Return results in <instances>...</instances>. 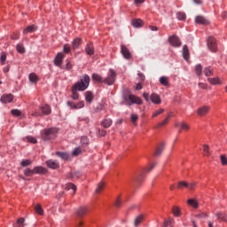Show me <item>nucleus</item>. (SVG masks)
Returning <instances> with one entry per match:
<instances>
[{
    "mask_svg": "<svg viewBox=\"0 0 227 227\" xmlns=\"http://www.w3.org/2000/svg\"><path fill=\"white\" fill-rule=\"evenodd\" d=\"M199 88H200V90H207V88H208V85L207 83L199 82Z\"/></svg>",
    "mask_w": 227,
    "mask_h": 227,
    "instance_id": "62",
    "label": "nucleus"
},
{
    "mask_svg": "<svg viewBox=\"0 0 227 227\" xmlns=\"http://www.w3.org/2000/svg\"><path fill=\"white\" fill-rule=\"evenodd\" d=\"M144 178H145L144 173H140L139 175L137 176V177L135 178V183H136L137 186L139 185L143 182Z\"/></svg>",
    "mask_w": 227,
    "mask_h": 227,
    "instance_id": "28",
    "label": "nucleus"
},
{
    "mask_svg": "<svg viewBox=\"0 0 227 227\" xmlns=\"http://www.w3.org/2000/svg\"><path fill=\"white\" fill-rule=\"evenodd\" d=\"M160 84H162V86H168L169 85V82L168 80V77H166V76H161L160 78Z\"/></svg>",
    "mask_w": 227,
    "mask_h": 227,
    "instance_id": "33",
    "label": "nucleus"
},
{
    "mask_svg": "<svg viewBox=\"0 0 227 227\" xmlns=\"http://www.w3.org/2000/svg\"><path fill=\"white\" fill-rule=\"evenodd\" d=\"M203 152L206 157H210V147L207 145H203Z\"/></svg>",
    "mask_w": 227,
    "mask_h": 227,
    "instance_id": "38",
    "label": "nucleus"
},
{
    "mask_svg": "<svg viewBox=\"0 0 227 227\" xmlns=\"http://www.w3.org/2000/svg\"><path fill=\"white\" fill-rule=\"evenodd\" d=\"M139 120V116H137V114H131V121L132 123H136V121Z\"/></svg>",
    "mask_w": 227,
    "mask_h": 227,
    "instance_id": "58",
    "label": "nucleus"
},
{
    "mask_svg": "<svg viewBox=\"0 0 227 227\" xmlns=\"http://www.w3.org/2000/svg\"><path fill=\"white\" fill-rule=\"evenodd\" d=\"M220 159H221L222 165L223 166H227V158H226V156L221 155Z\"/></svg>",
    "mask_w": 227,
    "mask_h": 227,
    "instance_id": "55",
    "label": "nucleus"
},
{
    "mask_svg": "<svg viewBox=\"0 0 227 227\" xmlns=\"http://www.w3.org/2000/svg\"><path fill=\"white\" fill-rule=\"evenodd\" d=\"M104 183L103 182H100L98 184V187L96 188V194H100V192H102V191L104 190Z\"/></svg>",
    "mask_w": 227,
    "mask_h": 227,
    "instance_id": "35",
    "label": "nucleus"
},
{
    "mask_svg": "<svg viewBox=\"0 0 227 227\" xmlns=\"http://www.w3.org/2000/svg\"><path fill=\"white\" fill-rule=\"evenodd\" d=\"M208 82H210V84H213L214 86H215L217 84H223V82L221 81V79L219 77L208 78Z\"/></svg>",
    "mask_w": 227,
    "mask_h": 227,
    "instance_id": "27",
    "label": "nucleus"
},
{
    "mask_svg": "<svg viewBox=\"0 0 227 227\" xmlns=\"http://www.w3.org/2000/svg\"><path fill=\"white\" fill-rule=\"evenodd\" d=\"M204 74H205L206 77H210V75H212V74H213L212 69H210V67H206L204 69Z\"/></svg>",
    "mask_w": 227,
    "mask_h": 227,
    "instance_id": "49",
    "label": "nucleus"
},
{
    "mask_svg": "<svg viewBox=\"0 0 227 227\" xmlns=\"http://www.w3.org/2000/svg\"><path fill=\"white\" fill-rule=\"evenodd\" d=\"M208 111H210V107L207 106H204L200 107L197 110V113H198L199 116H205V114H208Z\"/></svg>",
    "mask_w": 227,
    "mask_h": 227,
    "instance_id": "11",
    "label": "nucleus"
},
{
    "mask_svg": "<svg viewBox=\"0 0 227 227\" xmlns=\"http://www.w3.org/2000/svg\"><path fill=\"white\" fill-rule=\"evenodd\" d=\"M121 52L123 58H125V59H130V58H132V54L130 53V51H129V48H127V46L125 45L121 46Z\"/></svg>",
    "mask_w": 227,
    "mask_h": 227,
    "instance_id": "6",
    "label": "nucleus"
},
{
    "mask_svg": "<svg viewBox=\"0 0 227 227\" xmlns=\"http://www.w3.org/2000/svg\"><path fill=\"white\" fill-rule=\"evenodd\" d=\"M90 143V140L88 139V137H81V144L82 145H88Z\"/></svg>",
    "mask_w": 227,
    "mask_h": 227,
    "instance_id": "54",
    "label": "nucleus"
},
{
    "mask_svg": "<svg viewBox=\"0 0 227 227\" xmlns=\"http://www.w3.org/2000/svg\"><path fill=\"white\" fill-rule=\"evenodd\" d=\"M81 38H75L72 43V48L74 49V51L77 50L78 47H81Z\"/></svg>",
    "mask_w": 227,
    "mask_h": 227,
    "instance_id": "23",
    "label": "nucleus"
},
{
    "mask_svg": "<svg viewBox=\"0 0 227 227\" xmlns=\"http://www.w3.org/2000/svg\"><path fill=\"white\" fill-rule=\"evenodd\" d=\"M162 152H164V144H160L158 145V147L156 148V151L154 153V156L159 157L160 155V153H162Z\"/></svg>",
    "mask_w": 227,
    "mask_h": 227,
    "instance_id": "25",
    "label": "nucleus"
},
{
    "mask_svg": "<svg viewBox=\"0 0 227 227\" xmlns=\"http://www.w3.org/2000/svg\"><path fill=\"white\" fill-rule=\"evenodd\" d=\"M67 106L71 109H82V107H84V101H80L76 105L72 101H67Z\"/></svg>",
    "mask_w": 227,
    "mask_h": 227,
    "instance_id": "10",
    "label": "nucleus"
},
{
    "mask_svg": "<svg viewBox=\"0 0 227 227\" xmlns=\"http://www.w3.org/2000/svg\"><path fill=\"white\" fill-rule=\"evenodd\" d=\"M132 26L134 27H141L143 26V21L141 20V19L133 20Z\"/></svg>",
    "mask_w": 227,
    "mask_h": 227,
    "instance_id": "30",
    "label": "nucleus"
},
{
    "mask_svg": "<svg viewBox=\"0 0 227 227\" xmlns=\"http://www.w3.org/2000/svg\"><path fill=\"white\" fill-rule=\"evenodd\" d=\"M195 22L196 24H201L202 26H208L210 24V21L204 16H197L195 18Z\"/></svg>",
    "mask_w": 227,
    "mask_h": 227,
    "instance_id": "9",
    "label": "nucleus"
},
{
    "mask_svg": "<svg viewBox=\"0 0 227 227\" xmlns=\"http://www.w3.org/2000/svg\"><path fill=\"white\" fill-rule=\"evenodd\" d=\"M32 115L35 116V118L38 117V116H42V112L34 111L32 113Z\"/></svg>",
    "mask_w": 227,
    "mask_h": 227,
    "instance_id": "63",
    "label": "nucleus"
},
{
    "mask_svg": "<svg viewBox=\"0 0 227 227\" xmlns=\"http://www.w3.org/2000/svg\"><path fill=\"white\" fill-rule=\"evenodd\" d=\"M33 163V161H31V160H23L20 164L23 168H26L27 166H31V164Z\"/></svg>",
    "mask_w": 227,
    "mask_h": 227,
    "instance_id": "43",
    "label": "nucleus"
},
{
    "mask_svg": "<svg viewBox=\"0 0 227 227\" xmlns=\"http://www.w3.org/2000/svg\"><path fill=\"white\" fill-rule=\"evenodd\" d=\"M27 139L29 143H32L33 145H36V143H37L36 138H35L33 137H27Z\"/></svg>",
    "mask_w": 227,
    "mask_h": 227,
    "instance_id": "59",
    "label": "nucleus"
},
{
    "mask_svg": "<svg viewBox=\"0 0 227 227\" xmlns=\"http://www.w3.org/2000/svg\"><path fill=\"white\" fill-rule=\"evenodd\" d=\"M176 127H180L182 130H189V126L185 122L177 123Z\"/></svg>",
    "mask_w": 227,
    "mask_h": 227,
    "instance_id": "37",
    "label": "nucleus"
},
{
    "mask_svg": "<svg viewBox=\"0 0 227 227\" xmlns=\"http://www.w3.org/2000/svg\"><path fill=\"white\" fill-rule=\"evenodd\" d=\"M98 134H99V136L104 137V136H106L107 134V131H106L104 129H102V130L98 129Z\"/></svg>",
    "mask_w": 227,
    "mask_h": 227,
    "instance_id": "64",
    "label": "nucleus"
},
{
    "mask_svg": "<svg viewBox=\"0 0 227 227\" xmlns=\"http://www.w3.org/2000/svg\"><path fill=\"white\" fill-rule=\"evenodd\" d=\"M122 98L127 106H132L133 104L141 106V104H143V99H141V98L132 95L129 90L124 91Z\"/></svg>",
    "mask_w": 227,
    "mask_h": 227,
    "instance_id": "2",
    "label": "nucleus"
},
{
    "mask_svg": "<svg viewBox=\"0 0 227 227\" xmlns=\"http://www.w3.org/2000/svg\"><path fill=\"white\" fill-rule=\"evenodd\" d=\"M115 207L117 208H120V207H121V199L120 197H118L116 201H115Z\"/></svg>",
    "mask_w": 227,
    "mask_h": 227,
    "instance_id": "61",
    "label": "nucleus"
},
{
    "mask_svg": "<svg viewBox=\"0 0 227 227\" xmlns=\"http://www.w3.org/2000/svg\"><path fill=\"white\" fill-rule=\"evenodd\" d=\"M45 173H47V168L42 166L34 168V175H45Z\"/></svg>",
    "mask_w": 227,
    "mask_h": 227,
    "instance_id": "15",
    "label": "nucleus"
},
{
    "mask_svg": "<svg viewBox=\"0 0 227 227\" xmlns=\"http://www.w3.org/2000/svg\"><path fill=\"white\" fill-rule=\"evenodd\" d=\"M66 189L67 191H70V189H72L74 191V194H75V192L77 191V186H75V184L72 183H67L66 184Z\"/></svg>",
    "mask_w": 227,
    "mask_h": 227,
    "instance_id": "32",
    "label": "nucleus"
},
{
    "mask_svg": "<svg viewBox=\"0 0 227 227\" xmlns=\"http://www.w3.org/2000/svg\"><path fill=\"white\" fill-rule=\"evenodd\" d=\"M90 75L84 74L83 77L80 80V82L73 85L71 96L73 100H79V93H77V91H84L88 90V86H90Z\"/></svg>",
    "mask_w": 227,
    "mask_h": 227,
    "instance_id": "1",
    "label": "nucleus"
},
{
    "mask_svg": "<svg viewBox=\"0 0 227 227\" xmlns=\"http://www.w3.org/2000/svg\"><path fill=\"white\" fill-rule=\"evenodd\" d=\"M85 52L88 56H93L95 54V47H93L92 43H88L85 47Z\"/></svg>",
    "mask_w": 227,
    "mask_h": 227,
    "instance_id": "16",
    "label": "nucleus"
},
{
    "mask_svg": "<svg viewBox=\"0 0 227 227\" xmlns=\"http://www.w3.org/2000/svg\"><path fill=\"white\" fill-rule=\"evenodd\" d=\"M172 212H173L174 215L178 217L180 215V207H174L173 209H172Z\"/></svg>",
    "mask_w": 227,
    "mask_h": 227,
    "instance_id": "50",
    "label": "nucleus"
},
{
    "mask_svg": "<svg viewBox=\"0 0 227 227\" xmlns=\"http://www.w3.org/2000/svg\"><path fill=\"white\" fill-rule=\"evenodd\" d=\"M41 109V114H42V116H47L49 114H51V113L52 112V110H51V106H49L48 105H44L43 106L40 107Z\"/></svg>",
    "mask_w": 227,
    "mask_h": 227,
    "instance_id": "13",
    "label": "nucleus"
},
{
    "mask_svg": "<svg viewBox=\"0 0 227 227\" xmlns=\"http://www.w3.org/2000/svg\"><path fill=\"white\" fill-rule=\"evenodd\" d=\"M202 73H203V67L200 64L197 65L195 67V74H196V75H198L200 77V75H201Z\"/></svg>",
    "mask_w": 227,
    "mask_h": 227,
    "instance_id": "34",
    "label": "nucleus"
},
{
    "mask_svg": "<svg viewBox=\"0 0 227 227\" xmlns=\"http://www.w3.org/2000/svg\"><path fill=\"white\" fill-rule=\"evenodd\" d=\"M46 164L48 168H51V169H58V168H59V163L56 160H49L46 161Z\"/></svg>",
    "mask_w": 227,
    "mask_h": 227,
    "instance_id": "18",
    "label": "nucleus"
},
{
    "mask_svg": "<svg viewBox=\"0 0 227 227\" xmlns=\"http://www.w3.org/2000/svg\"><path fill=\"white\" fill-rule=\"evenodd\" d=\"M16 49L18 52H20V54H24V52H26V48H24V45H22L21 43L18 44Z\"/></svg>",
    "mask_w": 227,
    "mask_h": 227,
    "instance_id": "42",
    "label": "nucleus"
},
{
    "mask_svg": "<svg viewBox=\"0 0 227 227\" xmlns=\"http://www.w3.org/2000/svg\"><path fill=\"white\" fill-rule=\"evenodd\" d=\"M24 175H25L26 176H33V175H35V170H34V168H33V169H31V168H27V169H25V170H24Z\"/></svg>",
    "mask_w": 227,
    "mask_h": 227,
    "instance_id": "40",
    "label": "nucleus"
},
{
    "mask_svg": "<svg viewBox=\"0 0 227 227\" xmlns=\"http://www.w3.org/2000/svg\"><path fill=\"white\" fill-rule=\"evenodd\" d=\"M101 125H102V127H104V129H109V127H111L113 125V120L105 119L102 121Z\"/></svg>",
    "mask_w": 227,
    "mask_h": 227,
    "instance_id": "20",
    "label": "nucleus"
},
{
    "mask_svg": "<svg viewBox=\"0 0 227 227\" xmlns=\"http://www.w3.org/2000/svg\"><path fill=\"white\" fill-rule=\"evenodd\" d=\"M184 187H189V184H187L186 182L184 181H180L178 184H177V189H184Z\"/></svg>",
    "mask_w": 227,
    "mask_h": 227,
    "instance_id": "44",
    "label": "nucleus"
},
{
    "mask_svg": "<svg viewBox=\"0 0 227 227\" xmlns=\"http://www.w3.org/2000/svg\"><path fill=\"white\" fill-rule=\"evenodd\" d=\"M93 98H94L93 92L87 91L85 93V100H86V102H88L89 104H91V102H93Z\"/></svg>",
    "mask_w": 227,
    "mask_h": 227,
    "instance_id": "24",
    "label": "nucleus"
},
{
    "mask_svg": "<svg viewBox=\"0 0 227 227\" xmlns=\"http://www.w3.org/2000/svg\"><path fill=\"white\" fill-rule=\"evenodd\" d=\"M168 42L173 47H180L182 45V42H180V39L176 35L170 36Z\"/></svg>",
    "mask_w": 227,
    "mask_h": 227,
    "instance_id": "7",
    "label": "nucleus"
},
{
    "mask_svg": "<svg viewBox=\"0 0 227 227\" xmlns=\"http://www.w3.org/2000/svg\"><path fill=\"white\" fill-rule=\"evenodd\" d=\"M207 47L211 52H215V51H217V43L215 42V38L213 36L208 37Z\"/></svg>",
    "mask_w": 227,
    "mask_h": 227,
    "instance_id": "5",
    "label": "nucleus"
},
{
    "mask_svg": "<svg viewBox=\"0 0 227 227\" xmlns=\"http://www.w3.org/2000/svg\"><path fill=\"white\" fill-rule=\"evenodd\" d=\"M63 59H65V54L63 53H58V55L55 58V65L56 67H61L63 63Z\"/></svg>",
    "mask_w": 227,
    "mask_h": 227,
    "instance_id": "12",
    "label": "nucleus"
},
{
    "mask_svg": "<svg viewBox=\"0 0 227 227\" xmlns=\"http://www.w3.org/2000/svg\"><path fill=\"white\" fill-rule=\"evenodd\" d=\"M116 82V72L113 69H110L107 74V77L104 79V84L107 86H113Z\"/></svg>",
    "mask_w": 227,
    "mask_h": 227,
    "instance_id": "4",
    "label": "nucleus"
},
{
    "mask_svg": "<svg viewBox=\"0 0 227 227\" xmlns=\"http://www.w3.org/2000/svg\"><path fill=\"white\" fill-rule=\"evenodd\" d=\"M0 62H1V65H4V63H6V53L5 52L2 53V55L0 57Z\"/></svg>",
    "mask_w": 227,
    "mask_h": 227,
    "instance_id": "53",
    "label": "nucleus"
},
{
    "mask_svg": "<svg viewBox=\"0 0 227 227\" xmlns=\"http://www.w3.org/2000/svg\"><path fill=\"white\" fill-rule=\"evenodd\" d=\"M35 209V212L39 214V215H43V209L42 208V206L36 205Z\"/></svg>",
    "mask_w": 227,
    "mask_h": 227,
    "instance_id": "47",
    "label": "nucleus"
},
{
    "mask_svg": "<svg viewBox=\"0 0 227 227\" xmlns=\"http://www.w3.org/2000/svg\"><path fill=\"white\" fill-rule=\"evenodd\" d=\"M144 220H145V216L143 215L137 216L134 221V226L136 227L139 226V224H141Z\"/></svg>",
    "mask_w": 227,
    "mask_h": 227,
    "instance_id": "26",
    "label": "nucleus"
},
{
    "mask_svg": "<svg viewBox=\"0 0 227 227\" xmlns=\"http://www.w3.org/2000/svg\"><path fill=\"white\" fill-rule=\"evenodd\" d=\"M57 134H58V129L50 128L47 129H43L41 132V137L43 141H49L51 139H54V137H56Z\"/></svg>",
    "mask_w": 227,
    "mask_h": 227,
    "instance_id": "3",
    "label": "nucleus"
},
{
    "mask_svg": "<svg viewBox=\"0 0 227 227\" xmlns=\"http://www.w3.org/2000/svg\"><path fill=\"white\" fill-rule=\"evenodd\" d=\"M92 80L96 81L97 82H104V78L98 74H92Z\"/></svg>",
    "mask_w": 227,
    "mask_h": 227,
    "instance_id": "31",
    "label": "nucleus"
},
{
    "mask_svg": "<svg viewBox=\"0 0 227 227\" xmlns=\"http://www.w3.org/2000/svg\"><path fill=\"white\" fill-rule=\"evenodd\" d=\"M176 19H178V20H185V19H187V16L184 12H177Z\"/></svg>",
    "mask_w": 227,
    "mask_h": 227,
    "instance_id": "41",
    "label": "nucleus"
},
{
    "mask_svg": "<svg viewBox=\"0 0 227 227\" xmlns=\"http://www.w3.org/2000/svg\"><path fill=\"white\" fill-rule=\"evenodd\" d=\"M168 122H169V119H168V117H167L163 121H161L158 124V127H164V125H167V123H168Z\"/></svg>",
    "mask_w": 227,
    "mask_h": 227,
    "instance_id": "60",
    "label": "nucleus"
},
{
    "mask_svg": "<svg viewBox=\"0 0 227 227\" xmlns=\"http://www.w3.org/2000/svg\"><path fill=\"white\" fill-rule=\"evenodd\" d=\"M162 113H164V108H160L159 110H156L153 114V118H156V116H159V114H162Z\"/></svg>",
    "mask_w": 227,
    "mask_h": 227,
    "instance_id": "51",
    "label": "nucleus"
},
{
    "mask_svg": "<svg viewBox=\"0 0 227 227\" xmlns=\"http://www.w3.org/2000/svg\"><path fill=\"white\" fill-rule=\"evenodd\" d=\"M183 58L185 61H189V47L187 45L183 47Z\"/></svg>",
    "mask_w": 227,
    "mask_h": 227,
    "instance_id": "21",
    "label": "nucleus"
},
{
    "mask_svg": "<svg viewBox=\"0 0 227 227\" xmlns=\"http://www.w3.org/2000/svg\"><path fill=\"white\" fill-rule=\"evenodd\" d=\"M70 46L69 44H65L63 47V51L65 52V54H68L70 52Z\"/></svg>",
    "mask_w": 227,
    "mask_h": 227,
    "instance_id": "56",
    "label": "nucleus"
},
{
    "mask_svg": "<svg viewBox=\"0 0 227 227\" xmlns=\"http://www.w3.org/2000/svg\"><path fill=\"white\" fill-rule=\"evenodd\" d=\"M150 98H151V102H153V104L159 105V104H160V102H162V100H160V97L157 93H153L151 95Z\"/></svg>",
    "mask_w": 227,
    "mask_h": 227,
    "instance_id": "17",
    "label": "nucleus"
},
{
    "mask_svg": "<svg viewBox=\"0 0 227 227\" xmlns=\"http://www.w3.org/2000/svg\"><path fill=\"white\" fill-rule=\"evenodd\" d=\"M188 205H191V207H193V208H198V201H196L194 199H190L187 201Z\"/></svg>",
    "mask_w": 227,
    "mask_h": 227,
    "instance_id": "39",
    "label": "nucleus"
},
{
    "mask_svg": "<svg viewBox=\"0 0 227 227\" xmlns=\"http://www.w3.org/2000/svg\"><path fill=\"white\" fill-rule=\"evenodd\" d=\"M157 166V163L151 164L148 168H146L144 171V173H150L153 170V168Z\"/></svg>",
    "mask_w": 227,
    "mask_h": 227,
    "instance_id": "46",
    "label": "nucleus"
},
{
    "mask_svg": "<svg viewBox=\"0 0 227 227\" xmlns=\"http://www.w3.org/2000/svg\"><path fill=\"white\" fill-rule=\"evenodd\" d=\"M56 155H58V157H60V159H63V160H68V159H70V154H68L67 153L57 152Z\"/></svg>",
    "mask_w": 227,
    "mask_h": 227,
    "instance_id": "22",
    "label": "nucleus"
},
{
    "mask_svg": "<svg viewBox=\"0 0 227 227\" xmlns=\"http://www.w3.org/2000/svg\"><path fill=\"white\" fill-rule=\"evenodd\" d=\"M81 153H82V150L81 149V147H76V148L73 151V155H74V157H77V155H81Z\"/></svg>",
    "mask_w": 227,
    "mask_h": 227,
    "instance_id": "45",
    "label": "nucleus"
},
{
    "mask_svg": "<svg viewBox=\"0 0 227 227\" xmlns=\"http://www.w3.org/2000/svg\"><path fill=\"white\" fill-rule=\"evenodd\" d=\"M216 217L218 220L224 221L225 223H227V215H224L223 213H217Z\"/></svg>",
    "mask_w": 227,
    "mask_h": 227,
    "instance_id": "36",
    "label": "nucleus"
},
{
    "mask_svg": "<svg viewBox=\"0 0 227 227\" xmlns=\"http://www.w3.org/2000/svg\"><path fill=\"white\" fill-rule=\"evenodd\" d=\"M36 29H38V27L35 25L28 26L24 29L23 35H27L28 33H35Z\"/></svg>",
    "mask_w": 227,
    "mask_h": 227,
    "instance_id": "19",
    "label": "nucleus"
},
{
    "mask_svg": "<svg viewBox=\"0 0 227 227\" xmlns=\"http://www.w3.org/2000/svg\"><path fill=\"white\" fill-rule=\"evenodd\" d=\"M66 69L72 70V62H70L68 59L66 60Z\"/></svg>",
    "mask_w": 227,
    "mask_h": 227,
    "instance_id": "57",
    "label": "nucleus"
},
{
    "mask_svg": "<svg viewBox=\"0 0 227 227\" xmlns=\"http://www.w3.org/2000/svg\"><path fill=\"white\" fill-rule=\"evenodd\" d=\"M11 113L12 116H20L22 114V112L19 109H12Z\"/></svg>",
    "mask_w": 227,
    "mask_h": 227,
    "instance_id": "48",
    "label": "nucleus"
},
{
    "mask_svg": "<svg viewBox=\"0 0 227 227\" xmlns=\"http://www.w3.org/2000/svg\"><path fill=\"white\" fill-rule=\"evenodd\" d=\"M86 214H88V207H78V209L76 210V215H78V217H82L83 215H86Z\"/></svg>",
    "mask_w": 227,
    "mask_h": 227,
    "instance_id": "14",
    "label": "nucleus"
},
{
    "mask_svg": "<svg viewBox=\"0 0 227 227\" xmlns=\"http://www.w3.org/2000/svg\"><path fill=\"white\" fill-rule=\"evenodd\" d=\"M0 101L2 104H10L11 102H13V96L12 94H4Z\"/></svg>",
    "mask_w": 227,
    "mask_h": 227,
    "instance_id": "8",
    "label": "nucleus"
},
{
    "mask_svg": "<svg viewBox=\"0 0 227 227\" xmlns=\"http://www.w3.org/2000/svg\"><path fill=\"white\" fill-rule=\"evenodd\" d=\"M28 79L30 82H33L34 84H36V82L38 81V75L35 73H31L28 76Z\"/></svg>",
    "mask_w": 227,
    "mask_h": 227,
    "instance_id": "29",
    "label": "nucleus"
},
{
    "mask_svg": "<svg viewBox=\"0 0 227 227\" xmlns=\"http://www.w3.org/2000/svg\"><path fill=\"white\" fill-rule=\"evenodd\" d=\"M25 221L24 217L19 218L17 221L18 227H24Z\"/></svg>",
    "mask_w": 227,
    "mask_h": 227,
    "instance_id": "52",
    "label": "nucleus"
}]
</instances>
